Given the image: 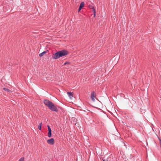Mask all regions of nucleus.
<instances>
[{"label":"nucleus","mask_w":161,"mask_h":161,"mask_svg":"<svg viewBox=\"0 0 161 161\" xmlns=\"http://www.w3.org/2000/svg\"><path fill=\"white\" fill-rule=\"evenodd\" d=\"M44 104L47 106L48 108L51 110L53 111L57 112L58 110L56 105L51 102L47 99H45L44 100Z\"/></svg>","instance_id":"nucleus-1"},{"label":"nucleus","mask_w":161,"mask_h":161,"mask_svg":"<svg viewBox=\"0 0 161 161\" xmlns=\"http://www.w3.org/2000/svg\"><path fill=\"white\" fill-rule=\"evenodd\" d=\"M60 57L59 51L53 54L52 55V58L54 59H57Z\"/></svg>","instance_id":"nucleus-2"},{"label":"nucleus","mask_w":161,"mask_h":161,"mask_svg":"<svg viewBox=\"0 0 161 161\" xmlns=\"http://www.w3.org/2000/svg\"><path fill=\"white\" fill-rule=\"evenodd\" d=\"M60 56V57L66 55L68 53V52L65 50H62L59 51Z\"/></svg>","instance_id":"nucleus-3"},{"label":"nucleus","mask_w":161,"mask_h":161,"mask_svg":"<svg viewBox=\"0 0 161 161\" xmlns=\"http://www.w3.org/2000/svg\"><path fill=\"white\" fill-rule=\"evenodd\" d=\"M91 98L92 100L94 101H95V98H96V93L94 92H92L91 94Z\"/></svg>","instance_id":"nucleus-4"},{"label":"nucleus","mask_w":161,"mask_h":161,"mask_svg":"<svg viewBox=\"0 0 161 161\" xmlns=\"http://www.w3.org/2000/svg\"><path fill=\"white\" fill-rule=\"evenodd\" d=\"M89 8L90 9H92L91 11L93 12L94 14V17H95L96 15V11L94 7L92 5H89Z\"/></svg>","instance_id":"nucleus-5"},{"label":"nucleus","mask_w":161,"mask_h":161,"mask_svg":"<svg viewBox=\"0 0 161 161\" xmlns=\"http://www.w3.org/2000/svg\"><path fill=\"white\" fill-rule=\"evenodd\" d=\"M47 143L50 145H53L54 144V141L53 138L48 139L47 141Z\"/></svg>","instance_id":"nucleus-6"},{"label":"nucleus","mask_w":161,"mask_h":161,"mask_svg":"<svg viewBox=\"0 0 161 161\" xmlns=\"http://www.w3.org/2000/svg\"><path fill=\"white\" fill-rule=\"evenodd\" d=\"M47 128L48 129V137H50L51 136V130L49 126L47 125Z\"/></svg>","instance_id":"nucleus-7"},{"label":"nucleus","mask_w":161,"mask_h":161,"mask_svg":"<svg viewBox=\"0 0 161 161\" xmlns=\"http://www.w3.org/2000/svg\"><path fill=\"white\" fill-rule=\"evenodd\" d=\"M84 3L83 2H82L80 4L79 8L78 9V11L79 12L81 9L84 6Z\"/></svg>","instance_id":"nucleus-8"},{"label":"nucleus","mask_w":161,"mask_h":161,"mask_svg":"<svg viewBox=\"0 0 161 161\" xmlns=\"http://www.w3.org/2000/svg\"><path fill=\"white\" fill-rule=\"evenodd\" d=\"M67 94L69 97L70 98L72 99L73 97V94L72 92H68Z\"/></svg>","instance_id":"nucleus-9"},{"label":"nucleus","mask_w":161,"mask_h":161,"mask_svg":"<svg viewBox=\"0 0 161 161\" xmlns=\"http://www.w3.org/2000/svg\"><path fill=\"white\" fill-rule=\"evenodd\" d=\"M47 52L46 51H44L42 53H41L39 54V56L40 57H42Z\"/></svg>","instance_id":"nucleus-10"},{"label":"nucleus","mask_w":161,"mask_h":161,"mask_svg":"<svg viewBox=\"0 0 161 161\" xmlns=\"http://www.w3.org/2000/svg\"><path fill=\"white\" fill-rule=\"evenodd\" d=\"M42 122L40 123L39 124V125H38V129L40 130H41V126H42Z\"/></svg>","instance_id":"nucleus-11"},{"label":"nucleus","mask_w":161,"mask_h":161,"mask_svg":"<svg viewBox=\"0 0 161 161\" xmlns=\"http://www.w3.org/2000/svg\"><path fill=\"white\" fill-rule=\"evenodd\" d=\"M18 161H25L24 160V157H22Z\"/></svg>","instance_id":"nucleus-12"},{"label":"nucleus","mask_w":161,"mask_h":161,"mask_svg":"<svg viewBox=\"0 0 161 161\" xmlns=\"http://www.w3.org/2000/svg\"><path fill=\"white\" fill-rule=\"evenodd\" d=\"M3 89L4 90H5V91H7V92H11L9 89H7L6 88H4Z\"/></svg>","instance_id":"nucleus-13"},{"label":"nucleus","mask_w":161,"mask_h":161,"mask_svg":"<svg viewBox=\"0 0 161 161\" xmlns=\"http://www.w3.org/2000/svg\"><path fill=\"white\" fill-rule=\"evenodd\" d=\"M159 141H160V145L161 146V140H159Z\"/></svg>","instance_id":"nucleus-14"},{"label":"nucleus","mask_w":161,"mask_h":161,"mask_svg":"<svg viewBox=\"0 0 161 161\" xmlns=\"http://www.w3.org/2000/svg\"><path fill=\"white\" fill-rule=\"evenodd\" d=\"M67 64V62H65L64 63V65H66V64Z\"/></svg>","instance_id":"nucleus-15"},{"label":"nucleus","mask_w":161,"mask_h":161,"mask_svg":"<svg viewBox=\"0 0 161 161\" xmlns=\"http://www.w3.org/2000/svg\"><path fill=\"white\" fill-rule=\"evenodd\" d=\"M103 161H105L104 160H103Z\"/></svg>","instance_id":"nucleus-16"}]
</instances>
